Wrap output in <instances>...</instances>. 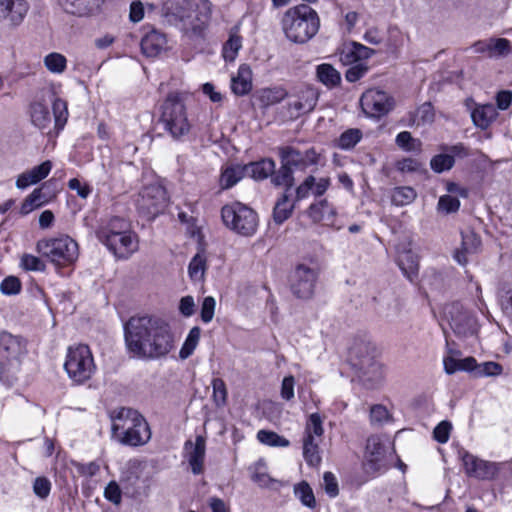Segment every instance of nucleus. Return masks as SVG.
Listing matches in <instances>:
<instances>
[{"label": "nucleus", "instance_id": "nucleus-1", "mask_svg": "<svg viewBox=\"0 0 512 512\" xmlns=\"http://www.w3.org/2000/svg\"><path fill=\"white\" fill-rule=\"evenodd\" d=\"M174 349L169 324L149 316L130 317V353L142 359H160Z\"/></svg>", "mask_w": 512, "mask_h": 512}, {"label": "nucleus", "instance_id": "nucleus-2", "mask_svg": "<svg viewBox=\"0 0 512 512\" xmlns=\"http://www.w3.org/2000/svg\"><path fill=\"white\" fill-rule=\"evenodd\" d=\"M211 17L208 0H168L162 7L163 22L179 28L191 39L202 38Z\"/></svg>", "mask_w": 512, "mask_h": 512}, {"label": "nucleus", "instance_id": "nucleus-3", "mask_svg": "<svg viewBox=\"0 0 512 512\" xmlns=\"http://www.w3.org/2000/svg\"><path fill=\"white\" fill-rule=\"evenodd\" d=\"M281 28L289 41L304 44L317 34L320 19L314 9L300 4L285 11L281 18Z\"/></svg>", "mask_w": 512, "mask_h": 512}, {"label": "nucleus", "instance_id": "nucleus-4", "mask_svg": "<svg viewBox=\"0 0 512 512\" xmlns=\"http://www.w3.org/2000/svg\"><path fill=\"white\" fill-rule=\"evenodd\" d=\"M26 354V342L9 332L0 334V380L12 386L18 379L21 361Z\"/></svg>", "mask_w": 512, "mask_h": 512}, {"label": "nucleus", "instance_id": "nucleus-5", "mask_svg": "<svg viewBox=\"0 0 512 512\" xmlns=\"http://www.w3.org/2000/svg\"><path fill=\"white\" fill-rule=\"evenodd\" d=\"M160 121L174 139H181L189 134L191 124L180 93L171 92L168 94L162 105Z\"/></svg>", "mask_w": 512, "mask_h": 512}, {"label": "nucleus", "instance_id": "nucleus-6", "mask_svg": "<svg viewBox=\"0 0 512 512\" xmlns=\"http://www.w3.org/2000/svg\"><path fill=\"white\" fill-rule=\"evenodd\" d=\"M36 250L51 263L63 267L74 263L79 255L77 242L67 235L41 239Z\"/></svg>", "mask_w": 512, "mask_h": 512}, {"label": "nucleus", "instance_id": "nucleus-7", "mask_svg": "<svg viewBox=\"0 0 512 512\" xmlns=\"http://www.w3.org/2000/svg\"><path fill=\"white\" fill-rule=\"evenodd\" d=\"M64 369L73 382L83 384L88 381L96 369L90 348L84 344L69 347Z\"/></svg>", "mask_w": 512, "mask_h": 512}, {"label": "nucleus", "instance_id": "nucleus-8", "mask_svg": "<svg viewBox=\"0 0 512 512\" xmlns=\"http://www.w3.org/2000/svg\"><path fill=\"white\" fill-rule=\"evenodd\" d=\"M221 217L227 228L242 236H251L256 232L258 226L257 214L240 202L223 206Z\"/></svg>", "mask_w": 512, "mask_h": 512}, {"label": "nucleus", "instance_id": "nucleus-9", "mask_svg": "<svg viewBox=\"0 0 512 512\" xmlns=\"http://www.w3.org/2000/svg\"><path fill=\"white\" fill-rule=\"evenodd\" d=\"M169 202L166 188L158 181L153 180L145 184L139 192L136 207L139 213L148 219H154L164 211Z\"/></svg>", "mask_w": 512, "mask_h": 512}, {"label": "nucleus", "instance_id": "nucleus-10", "mask_svg": "<svg viewBox=\"0 0 512 512\" xmlns=\"http://www.w3.org/2000/svg\"><path fill=\"white\" fill-rule=\"evenodd\" d=\"M373 351L368 345H360L352 351L355 356L354 366L360 371L363 382L371 388L384 379V366L372 355Z\"/></svg>", "mask_w": 512, "mask_h": 512}, {"label": "nucleus", "instance_id": "nucleus-11", "mask_svg": "<svg viewBox=\"0 0 512 512\" xmlns=\"http://www.w3.org/2000/svg\"><path fill=\"white\" fill-rule=\"evenodd\" d=\"M444 315L456 335L467 337L476 333V318L461 303L453 302L446 305Z\"/></svg>", "mask_w": 512, "mask_h": 512}, {"label": "nucleus", "instance_id": "nucleus-12", "mask_svg": "<svg viewBox=\"0 0 512 512\" xmlns=\"http://www.w3.org/2000/svg\"><path fill=\"white\" fill-rule=\"evenodd\" d=\"M465 473L479 480H493L508 467L507 463L485 461L465 451L461 454Z\"/></svg>", "mask_w": 512, "mask_h": 512}, {"label": "nucleus", "instance_id": "nucleus-13", "mask_svg": "<svg viewBox=\"0 0 512 512\" xmlns=\"http://www.w3.org/2000/svg\"><path fill=\"white\" fill-rule=\"evenodd\" d=\"M360 105L368 117L380 118L392 110L394 99L385 91L368 89L362 94Z\"/></svg>", "mask_w": 512, "mask_h": 512}, {"label": "nucleus", "instance_id": "nucleus-14", "mask_svg": "<svg viewBox=\"0 0 512 512\" xmlns=\"http://www.w3.org/2000/svg\"><path fill=\"white\" fill-rule=\"evenodd\" d=\"M318 101V92L311 86H302L292 96L287 104L291 117H299L311 112Z\"/></svg>", "mask_w": 512, "mask_h": 512}, {"label": "nucleus", "instance_id": "nucleus-15", "mask_svg": "<svg viewBox=\"0 0 512 512\" xmlns=\"http://www.w3.org/2000/svg\"><path fill=\"white\" fill-rule=\"evenodd\" d=\"M28 11L26 0H0V24L17 28L23 23Z\"/></svg>", "mask_w": 512, "mask_h": 512}, {"label": "nucleus", "instance_id": "nucleus-16", "mask_svg": "<svg viewBox=\"0 0 512 512\" xmlns=\"http://www.w3.org/2000/svg\"><path fill=\"white\" fill-rule=\"evenodd\" d=\"M317 279V272L306 266L298 265L292 277L291 289L295 296L301 299H308L314 293Z\"/></svg>", "mask_w": 512, "mask_h": 512}, {"label": "nucleus", "instance_id": "nucleus-17", "mask_svg": "<svg viewBox=\"0 0 512 512\" xmlns=\"http://www.w3.org/2000/svg\"><path fill=\"white\" fill-rule=\"evenodd\" d=\"M386 449L378 436H370L366 442L364 465L368 472L376 473L386 467Z\"/></svg>", "mask_w": 512, "mask_h": 512}, {"label": "nucleus", "instance_id": "nucleus-18", "mask_svg": "<svg viewBox=\"0 0 512 512\" xmlns=\"http://www.w3.org/2000/svg\"><path fill=\"white\" fill-rule=\"evenodd\" d=\"M471 48L475 53L482 54L488 58L505 57L512 51L511 43L508 39L495 37L478 40Z\"/></svg>", "mask_w": 512, "mask_h": 512}, {"label": "nucleus", "instance_id": "nucleus-19", "mask_svg": "<svg viewBox=\"0 0 512 512\" xmlns=\"http://www.w3.org/2000/svg\"><path fill=\"white\" fill-rule=\"evenodd\" d=\"M206 454V439L198 435L195 441L188 440L184 444V457L188 461L193 474L198 475L204 471Z\"/></svg>", "mask_w": 512, "mask_h": 512}, {"label": "nucleus", "instance_id": "nucleus-20", "mask_svg": "<svg viewBox=\"0 0 512 512\" xmlns=\"http://www.w3.org/2000/svg\"><path fill=\"white\" fill-rule=\"evenodd\" d=\"M151 439V429L146 419L130 409V446H143Z\"/></svg>", "mask_w": 512, "mask_h": 512}, {"label": "nucleus", "instance_id": "nucleus-21", "mask_svg": "<svg viewBox=\"0 0 512 512\" xmlns=\"http://www.w3.org/2000/svg\"><path fill=\"white\" fill-rule=\"evenodd\" d=\"M97 236L99 240L104 243L107 248L117 257L124 258L128 253V235L127 232H113L108 233L105 231H98Z\"/></svg>", "mask_w": 512, "mask_h": 512}, {"label": "nucleus", "instance_id": "nucleus-22", "mask_svg": "<svg viewBox=\"0 0 512 512\" xmlns=\"http://www.w3.org/2000/svg\"><path fill=\"white\" fill-rule=\"evenodd\" d=\"M61 9L70 15L85 17L98 10L100 0H57Z\"/></svg>", "mask_w": 512, "mask_h": 512}, {"label": "nucleus", "instance_id": "nucleus-23", "mask_svg": "<svg viewBox=\"0 0 512 512\" xmlns=\"http://www.w3.org/2000/svg\"><path fill=\"white\" fill-rule=\"evenodd\" d=\"M374 54V50L353 42L345 45L340 51L339 57L343 65H354L367 61Z\"/></svg>", "mask_w": 512, "mask_h": 512}, {"label": "nucleus", "instance_id": "nucleus-24", "mask_svg": "<svg viewBox=\"0 0 512 512\" xmlns=\"http://www.w3.org/2000/svg\"><path fill=\"white\" fill-rule=\"evenodd\" d=\"M288 91L282 86L265 87L257 90L253 97L261 109H267L282 102Z\"/></svg>", "mask_w": 512, "mask_h": 512}, {"label": "nucleus", "instance_id": "nucleus-25", "mask_svg": "<svg viewBox=\"0 0 512 512\" xmlns=\"http://www.w3.org/2000/svg\"><path fill=\"white\" fill-rule=\"evenodd\" d=\"M461 236V248L455 252L454 258L460 265H466L468 262L467 254L477 253L480 250L481 239L472 230L462 231Z\"/></svg>", "mask_w": 512, "mask_h": 512}, {"label": "nucleus", "instance_id": "nucleus-26", "mask_svg": "<svg viewBox=\"0 0 512 512\" xmlns=\"http://www.w3.org/2000/svg\"><path fill=\"white\" fill-rule=\"evenodd\" d=\"M143 54L148 57L159 55L166 49L167 39L166 36L155 29H151L146 33L140 42Z\"/></svg>", "mask_w": 512, "mask_h": 512}, {"label": "nucleus", "instance_id": "nucleus-27", "mask_svg": "<svg viewBox=\"0 0 512 512\" xmlns=\"http://www.w3.org/2000/svg\"><path fill=\"white\" fill-rule=\"evenodd\" d=\"M308 215L315 223L322 222L327 226L335 227V208L327 200L310 205Z\"/></svg>", "mask_w": 512, "mask_h": 512}, {"label": "nucleus", "instance_id": "nucleus-28", "mask_svg": "<svg viewBox=\"0 0 512 512\" xmlns=\"http://www.w3.org/2000/svg\"><path fill=\"white\" fill-rule=\"evenodd\" d=\"M449 355L443 359L444 370L447 374L451 375L457 371H472L476 368V360L473 357H466L464 359H458L460 351L448 350Z\"/></svg>", "mask_w": 512, "mask_h": 512}, {"label": "nucleus", "instance_id": "nucleus-29", "mask_svg": "<svg viewBox=\"0 0 512 512\" xmlns=\"http://www.w3.org/2000/svg\"><path fill=\"white\" fill-rule=\"evenodd\" d=\"M231 90L237 96L247 95L252 90V70L249 65L239 66L236 75L231 78Z\"/></svg>", "mask_w": 512, "mask_h": 512}, {"label": "nucleus", "instance_id": "nucleus-30", "mask_svg": "<svg viewBox=\"0 0 512 512\" xmlns=\"http://www.w3.org/2000/svg\"><path fill=\"white\" fill-rule=\"evenodd\" d=\"M498 117V112L493 104L477 105L471 112L474 125L482 130L487 129Z\"/></svg>", "mask_w": 512, "mask_h": 512}, {"label": "nucleus", "instance_id": "nucleus-31", "mask_svg": "<svg viewBox=\"0 0 512 512\" xmlns=\"http://www.w3.org/2000/svg\"><path fill=\"white\" fill-rule=\"evenodd\" d=\"M402 303L397 297H388L380 300L377 314L388 322L395 321L401 314Z\"/></svg>", "mask_w": 512, "mask_h": 512}, {"label": "nucleus", "instance_id": "nucleus-32", "mask_svg": "<svg viewBox=\"0 0 512 512\" xmlns=\"http://www.w3.org/2000/svg\"><path fill=\"white\" fill-rule=\"evenodd\" d=\"M246 175L255 180H263L275 172V162L266 158L257 162H251L245 165Z\"/></svg>", "mask_w": 512, "mask_h": 512}, {"label": "nucleus", "instance_id": "nucleus-33", "mask_svg": "<svg viewBox=\"0 0 512 512\" xmlns=\"http://www.w3.org/2000/svg\"><path fill=\"white\" fill-rule=\"evenodd\" d=\"M124 412L125 408H120L119 410L111 412V435L112 439L126 445L128 444V428L125 427V420L123 419Z\"/></svg>", "mask_w": 512, "mask_h": 512}, {"label": "nucleus", "instance_id": "nucleus-34", "mask_svg": "<svg viewBox=\"0 0 512 512\" xmlns=\"http://www.w3.org/2000/svg\"><path fill=\"white\" fill-rule=\"evenodd\" d=\"M322 439L313 438L312 436L303 437V457L309 466H318L321 462L319 445Z\"/></svg>", "mask_w": 512, "mask_h": 512}, {"label": "nucleus", "instance_id": "nucleus-35", "mask_svg": "<svg viewBox=\"0 0 512 512\" xmlns=\"http://www.w3.org/2000/svg\"><path fill=\"white\" fill-rule=\"evenodd\" d=\"M316 76L317 79L328 88L337 87L341 83L340 73L328 63H323L317 66Z\"/></svg>", "mask_w": 512, "mask_h": 512}, {"label": "nucleus", "instance_id": "nucleus-36", "mask_svg": "<svg viewBox=\"0 0 512 512\" xmlns=\"http://www.w3.org/2000/svg\"><path fill=\"white\" fill-rule=\"evenodd\" d=\"M246 176L245 165H230L223 169L219 183L222 189H229Z\"/></svg>", "mask_w": 512, "mask_h": 512}, {"label": "nucleus", "instance_id": "nucleus-37", "mask_svg": "<svg viewBox=\"0 0 512 512\" xmlns=\"http://www.w3.org/2000/svg\"><path fill=\"white\" fill-rule=\"evenodd\" d=\"M398 265L403 274L410 280L417 275L419 262L416 254L411 251H403L398 254Z\"/></svg>", "mask_w": 512, "mask_h": 512}, {"label": "nucleus", "instance_id": "nucleus-38", "mask_svg": "<svg viewBox=\"0 0 512 512\" xmlns=\"http://www.w3.org/2000/svg\"><path fill=\"white\" fill-rule=\"evenodd\" d=\"M207 270V258L203 251L198 252L188 265V274L192 281L201 282Z\"/></svg>", "mask_w": 512, "mask_h": 512}, {"label": "nucleus", "instance_id": "nucleus-39", "mask_svg": "<svg viewBox=\"0 0 512 512\" xmlns=\"http://www.w3.org/2000/svg\"><path fill=\"white\" fill-rule=\"evenodd\" d=\"M31 121L39 129H46L50 126L51 116L48 108L39 102L33 103L30 107Z\"/></svg>", "mask_w": 512, "mask_h": 512}, {"label": "nucleus", "instance_id": "nucleus-40", "mask_svg": "<svg viewBox=\"0 0 512 512\" xmlns=\"http://www.w3.org/2000/svg\"><path fill=\"white\" fill-rule=\"evenodd\" d=\"M294 209V204L289 199L287 192L283 193L281 198L275 204L273 210V219L277 224H282L287 220Z\"/></svg>", "mask_w": 512, "mask_h": 512}, {"label": "nucleus", "instance_id": "nucleus-41", "mask_svg": "<svg viewBox=\"0 0 512 512\" xmlns=\"http://www.w3.org/2000/svg\"><path fill=\"white\" fill-rule=\"evenodd\" d=\"M281 159L282 164L290 169L293 167H306V159L304 158L303 154L292 147H285L281 149Z\"/></svg>", "mask_w": 512, "mask_h": 512}, {"label": "nucleus", "instance_id": "nucleus-42", "mask_svg": "<svg viewBox=\"0 0 512 512\" xmlns=\"http://www.w3.org/2000/svg\"><path fill=\"white\" fill-rule=\"evenodd\" d=\"M44 203L45 200L42 190L40 188L34 189L22 202L19 214L25 216L44 205Z\"/></svg>", "mask_w": 512, "mask_h": 512}, {"label": "nucleus", "instance_id": "nucleus-43", "mask_svg": "<svg viewBox=\"0 0 512 512\" xmlns=\"http://www.w3.org/2000/svg\"><path fill=\"white\" fill-rule=\"evenodd\" d=\"M251 479L261 488H271L275 483H277V480L270 477L266 472L265 463L263 461L255 463Z\"/></svg>", "mask_w": 512, "mask_h": 512}, {"label": "nucleus", "instance_id": "nucleus-44", "mask_svg": "<svg viewBox=\"0 0 512 512\" xmlns=\"http://www.w3.org/2000/svg\"><path fill=\"white\" fill-rule=\"evenodd\" d=\"M46 69L53 74H62L67 68V59L58 52L47 54L43 59Z\"/></svg>", "mask_w": 512, "mask_h": 512}, {"label": "nucleus", "instance_id": "nucleus-45", "mask_svg": "<svg viewBox=\"0 0 512 512\" xmlns=\"http://www.w3.org/2000/svg\"><path fill=\"white\" fill-rule=\"evenodd\" d=\"M416 192L408 186L396 187L391 193V201L396 206L409 205L416 199Z\"/></svg>", "mask_w": 512, "mask_h": 512}, {"label": "nucleus", "instance_id": "nucleus-46", "mask_svg": "<svg viewBox=\"0 0 512 512\" xmlns=\"http://www.w3.org/2000/svg\"><path fill=\"white\" fill-rule=\"evenodd\" d=\"M201 335V329L198 326L193 327L182 345V348L179 352V357L181 359H187L191 356L196 349Z\"/></svg>", "mask_w": 512, "mask_h": 512}, {"label": "nucleus", "instance_id": "nucleus-47", "mask_svg": "<svg viewBox=\"0 0 512 512\" xmlns=\"http://www.w3.org/2000/svg\"><path fill=\"white\" fill-rule=\"evenodd\" d=\"M55 128L59 131L64 128L68 119V108L66 101L55 98L52 103Z\"/></svg>", "mask_w": 512, "mask_h": 512}, {"label": "nucleus", "instance_id": "nucleus-48", "mask_svg": "<svg viewBox=\"0 0 512 512\" xmlns=\"http://www.w3.org/2000/svg\"><path fill=\"white\" fill-rule=\"evenodd\" d=\"M435 112L430 102L420 105L412 116V121L417 125L431 124L434 121Z\"/></svg>", "mask_w": 512, "mask_h": 512}, {"label": "nucleus", "instance_id": "nucleus-49", "mask_svg": "<svg viewBox=\"0 0 512 512\" xmlns=\"http://www.w3.org/2000/svg\"><path fill=\"white\" fill-rule=\"evenodd\" d=\"M324 433L323 420L318 413H312L306 422L304 436L322 439Z\"/></svg>", "mask_w": 512, "mask_h": 512}, {"label": "nucleus", "instance_id": "nucleus-50", "mask_svg": "<svg viewBox=\"0 0 512 512\" xmlns=\"http://www.w3.org/2000/svg\"><path fill=\"white\" fill-rule=\"evenodd\" d=\"M294 493L301 503L309 508L316 506V500L312 488L305 481L299 483L294 487Z\"/></svg>", "mask_w": 512, "mask_h": 512}, {"label": "nucleus", "instance_id": "nucleus-51", "mask_svg": "<svg viewBox=\"0 0 512 512\" xmlns=\"http://www.w3.org/2000/svg\"><path fill=\"white\" fill-rule=\"evenodd\" d=\"M257 439L261 443L273 447H287L289 445V441L286 438L279 436L275 432L266 430H260L257 433Z\"/></svg>", "mask_w": 512, "mask_h": 512}, {"label": "nucleus", "instance_id": "nucleus-52", "mask_svg": "<svg viewBox=\"0 0 512 512\" xmlns=\"http://www.w3.org/2000/svg\"><path fill=\"white\" fill-rule=\"evenodd\" d=\"M362 133L359 129H348L338 138V147L341 149L353 148L361 139Z\"/></svg>", "mask_w": 512, "mask_h": 512}, {"label": "nucleus", "instance_id": "nucleus-53", "mask_svg": "<svg viewBox=\"0 0 512 512\" xmlns=\"http://www.w3.org/2000/svg\"><path fill=\"white\" fill-rule=\"evenodd\" d=\"M271 181L274 185L285 186L288 190L293 185V170L282 164L278 172L274 175L272 174Z\"/></svg>", "mask_w": 512, "mask_h": 512}, {"label": "nucleus", "instance_id": "nucleus-54", "mask_svg": "<svg viewBox=\"0 0 512 512\" xmlns=\"http://www.w3.org/2000/svg\"><path fill=\"white\" fill-rule=\"evenodd\" d=\"M242 47V39L238 35H230V38L223 47V57L226 61H233L240 48Z\"/></svg>", "mask_w": 512, "mask_h": 512}, {"label": "nucleus", "instance_id": "nucleus-55", "mask_svg": "<svg viewBox=\"0 0 512 512\" xmlns=\"http://www.w3.org/2000/svg\"><path fill=\"white\" fill-rule=\"evenodd\" d=\"M460 208V201L452 195H443L439 198L437 210L444 214L455 213Z\"/></svg>", "mask_w": 512, "mask_h": 512}, {"label": "nucleus", "instance_id": "nucleus-56", "mask_svg": "<svg viewBox=\"0 0 512 512\" xmlns=\"http://www.w3.org/2000/svg\"><path fill=\"white\" fill-rule=\"evenodd\" d=\"M213 401L217 407L224 406L227 401V389L225 382L220 378L212 380Z\"/></svg>", "mask_w": 512, "mask_h": 512}, {"label": "nucleus", "instance_id": "nucleus-57", "mask_svg": "<svg viewBox=\"0 0 512 512\" xmlns=\"http://www.w3.org/2000/svg\"><path fill=\"white\" fill-rule=\"evenodd\" d=\"M454 162V157L452 155L439 154L431 159L430 165L435 172L441 173L451 169L454 165Z\"/></svg>", "mask_w": 512, "mask_h": 512}, {"label": "nucleus", "instance_id": "nucleus-58", "mask_svg": "<svg viewBox=\"0 0 512 512\" xmlns=\"http://www.w3.org/2000/svg\"><path fill=\"white\" fill-rule=\"evenodd\" d=\"M349 66L350 67L345 73V78L348 82L351 83L358 81L369 71V66L367 65L366 61Z\"/></svg>", "mask_w": 512, "mask_h": 512}, {"label": "nucleus", "instance_id": "nucleus-59", "mask_svg": "<svg viewBox=\"0 0 512 512\" xmlns=\"http://www.w3.org/2000/svg\"><path fill=\"white\" fill-rule=\"evenodd\" d=\"M396 144L408 151L416 150L420 147L421 143L412 137L408 131L400 132L396 137Z\"/></svg>", "mask_w": 512, "mask_h": 512}, {"label": "nucleus", "instance_id": "nucleus-60", "mask_svg": "<svg viewBox=\"0 0 512 512\" xmlns=\"http://www.w3.org/2000/svg\"><path fill=\"white\" fill-rule=\"evenodd\" d=\"M0 291L4 295H16L21 291V282L15 276H8L0 283Z\"/></svg>", "mask_w": 512, "mask_h": 512}, {"label": "nucleus", "instance_id": "nucleus-61", "mask_svg": "<svg viewBox=\"0 0 512 512\" xmlns=\"http://www.w3.org/2000/svg\"><path fill=\"white\" fill-rule=\"evenodd\" d=\"M21 267L27 271H44V262L32 254H23L21 257Z\"/></svg>", "mask_w": 512, "mask_h": 512}, {"label": "nucleus", "instance_id": "nucleus-62", "mask_svg": "<svg viewBox=\"0 0 512 512\" xmlns=\"http://www.w3.org/2000/svg\"><path fill=\"white\" fill-rule=\"evenodd\" d=\"M451 430V423L442 421L434 428L433 437L437 442L444 444L449 440Z\"/></svg>", "mask_w": 512, "mask_h": 512}, {"label": "nucleus", "instance_id": "nucleus-63", "mask_svg": "<svg viewBox=\"0 0 512 512\" xmlns=\"http://www.w3.org/2000/svg\"><path fill=\"white\" fill-rule=\"evenodd\" d=\"M216 302L211 296L205 297L201 306V320L204 323H209L214 317Z\"/></svg>", "mask_w": 512, "mask_h": 512}, {"label": "nucleus", "instance_id": "nucleus-64", "mask_svg": "<svg viewBox=\"0 0 512 512\" xmlns=\"http://www.w3.org/2000/svg\"><path fill=\"white\" fill-rule=\"evenodd\" d=\"M51 483L46 477H37L33 484L34 493L41 499H45L50 494Z\"/></svg>", "mask_w": 512, "mask_h": 512}]
</instances>
